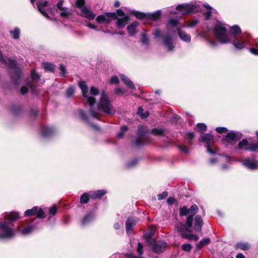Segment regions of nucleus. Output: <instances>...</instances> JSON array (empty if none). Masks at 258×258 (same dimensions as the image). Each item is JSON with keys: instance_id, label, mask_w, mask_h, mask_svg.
<instances>
[{"instance_id": "f257e3e1", "label": "nucleus", "mask_w": 258, "mask_h": 258, "mask_svg": "<svg viewBox=\"0 0 258 258\" xmlns=\"http://www.w3.org/2000/svg\"><path fill=\"white\" fill-rule=\"evenodd\" d=\"M78 85L81 90L83 96L90 105V112L92 117L98 118L100 114L99 111H102L108 115H113L115 113V109L112 105L107 94L104 91L100 93L97 109L96 110L94 108L95 103V96L98 94V89L95 87H92L89 90L86 83L82 81L79 82Z\"/></svg>"}, {"instance_id": "f03ea898", "label": "nucleus", "mask_w": 258, "mask_h": 258, "mask_svg": "<svg viewBox=\"0 0 258 258\" xmlns=\"http://www.w3.org/2000/svg\"><path fill=\"white\" fill-rule=\"evenodd\" d=\"M214 32L218 40L225 44L232 41V37L227 33V29L223 24L217 22L214 28Z\"/></svg>"}, {"instance_id": "7ed1b4c3", "label": "nucleus", "mask_w": 258, "mask_h": 258, "mask_svg": "<svg viewBox=\"0 0 258 258\" xmlns=\"http://www.w3.org/2000/svg\"><path fill=\"white\" fill-rule=\"evenodd\" d=\"M15 236L13 229L9 227L7 222L4 221L0 222V238H11Z\"/></svg>"}, {"instance_id": "20e7f679", "label": "nucleus", "mask_w": 258, "mask_h": 258, "mask_svg": "<svg viewBox=\"0 0 258 258\" xmlns=\"http://www.w3.org/2000/svg\"><path fill=\"white\" fill-rule=\"evenodd\" d=\"M176 10L181 14H187L198 12L200 10V8L197 5L182 4L176 7Z\"/></svg>"}, {"instance_id": "39448f33", "label": "nucleus", "mask_w": 258, "mask_h": 258, "mask_svg": "<svg viewBox=\"0 0 258 258\" xmlns=\"http://www.w3.org/2000/svg\"><path fill=\"white\" fill-rule=\"evenodd\" d=\"M117 19L116 25L117 28H121L124 27L126 24L127 22L129 20V18L127 16H124V13L120 10H118L116 11Z\"/></svg>"}, {"instance_id": "423d86ee", "label": "nucleus", "mask_w": 258, "mask_h": 258, "mask_svg": "<svg viewBox=\"0 0 258 258\" xmlns=\"http://www.w3.org/2000/svg\"><path fill=\"white\" fill-rule=\"evenodd\" d=\"M115 13H106L103 15H99L96 18V21L99 23L108 24L112 20L116 19Z\"/></svg>"}, {"instance_id": "0eeeda50", "label": "nucleus", "mask_w": 258, "mask_h": 258, "mask_svg": "<svg viewBox=\"0 0 258 258\" xmlns=\"http://www.w3.org/2000/svg\"><path fill=\"white\" fill-rule=\"evenodd\" d=\"M202 141L206 143L207 152L211 154H214L215 153L211 147V146L213 143V137L210 134H203L201 135Z\"/></svg>"}, {"instance_id": "6e6552de", "label": "nucleus", "mask_w": 258, "mask_h": 258, "mask_svg": "<svg viewBox=\"0 0 258 258\" xmlns=\"http://www.w3.org/2000/svg\"><path fill=\"white\" fill-rule=\"evenodd\" d=\"M247 39V35L242 36L239 38H234L232 40V43L236 49H242L245 47Z\"/></svg>"}, {"instance_id": "1a4fd4ad", "label": "nucleus", "mask_w": 258, "mask_h": 258, "mask_svg": "<svg viewBox=\"0 0 258 258\" xmlns=\"http://www.w3.org/2000/svg\"><path fill=\"white\" fill-rule=\"evenodd\" d=\"M199 208L196 205H194L188 209V216L187 218L186 223L187 226L189 227H191L192 225L193 216L197 213Z\"/></svg>"}, {"instance_id": "9d476101", "label": "nucleus", "mask_w": 258, "mask_h": 258, "mask_svg": "<svg viewBox=\"0 0 258 258\" xmlns=\"http://www.w3.org/2000/svg\"><path fill=\"white\" fill-rule=\"evenodd\" d=\"M2 216L7 221H15L20 218V214L17 212H5L4 213Z\"/></svg>"}, {"instance_id": "9b49d317", "label": "nucleus", "mask_w": 258, "mask_h": 258, "mask_svg": "<svg viewBox=\"0 0 258 258\" xmlns=\"http://www.w3.org/2000/svg\"><path fill=\"white\" fill-rule=\"evenodd\" d=\"M241 138V134L238 132H231L228 133L225 137V140L228 142H236L239 140Z\"/></svg>"}, {"instance_id": "f8f14e48", "label": "nucleus", "mask_w": 258, "mask_h": 258, "mask_svg": "<svg viewBox=\"0 0 258 258\" xmlns=\"http://www.w3.org/2000/svg\"><path fill=\"white\" fill-rule=\"evenodd\" d=\"M48 2L46 1L39 2L38 4V9L39 11L47 19H49V17L47 13L48 10Z\"/></svg>"}, {"instance_id": "ddd939ff", "label": "nucleus", "mask_w": 258, "mask_h": 258, "mask_svg": "<svg viewBox=\"0 0 258 258\" xmlns=\"http://www.w3.org/2000/svg\"><path fill=\"white\" fill-rule=\"evenodd\" d=\"M81 15L84 17L93 20L95 17V14L87 7H83L81 8Z\"/></svg>"}, {"instance_id": "4468645a", "label": "nucleus", "mask_w": 258, "mask_h": 258, "mask_svg": "<svg viewBox=\"0 0 258 258\" xmlns=\"http://www.w3.org/2000/svg\"><path fill=\"white\" fill-rule=\"evenodd\" d=\"M163 42L165 46L169 51H171L174 47V41L170 36H165L163 38Z\"/></svg>"}, {"instance_id": "2eb2a0df", "label": "nucleus", "mask_w": 258, "mask_h": 258, "mask_svg": "<svg viewBox=\"0 0 258 258\" xmlns=\"http://www.w3.org/2000/svg\"><path fill=\"white\" fill-rule=\"evenodd\" d=\"M191 227H189L188 226V227H186L184 224H183L181 223H177L175 226V228L177 230V231H178V232H179L181 233V236L183 238H184V235H187V233L190 231L189 229Z\"/></svg>"}, {"instance_id": "dca6fc26", "label": "nucleus", "mask_w": 258, "mask_h": 258, "mask_svg": "<svg viewBox=\"0 0 258 258\" xmlns=\"http://www.w3.org/2000/svg\"><path fill=\"white\" fill-rule=\"evenodd\" d=\"M243 165L251 170H254L258 168V162L249 159L245 160L243 162Z\"/></svg>"}, {"instance_id": "f3484780", "label": "nucleus", "mask_w": 258, "mask_h": 258, "mask_svg": "<svg viewBox=\"0 0 258 258\" xmlns=\"http://www.w3.org/2000/svg\"><path fill=\"white\" fill-rule=\"evenodd\" d=\"M167 246V243L165 242L159 241L154 244L153 246V250L156 253L162 252Z\"/></svg>"}, {"instance_id": "a211bd4d", "label": "nucleus", "mask_w": 258, "mask_h": 258, "mask_svg": "<svg viewBox=\"0 0 258 258\" xmlns=\"http://www.w3.org/2000/svg\"><path fill=\"white\" fill-rule=\"evenodd\" d=\"M106 193V191L104 189L96 190L94 191L90 192V197L93 199H96L100 198L104 195Z\"/></svg>"}, {"instance_id": "6ab92c4d", "label": "nucleus", "mask_w": 258, "mask_h": 258, "mask_svg": "<svg viewBox=\"0 0 258 258\" xmlns=\"http://www.w3.org/2000/svg\"><path fill=\"white\" fill-rule=\"evenodd\" d=\"M203 222L202 218L197 215L195 217V221L194 225V229L197 231H200L201 229V228L203 226Z\"/></svg>"}, {"instance_id": "aec40b11", "label": "nucleus", "mask_w": 258, "mask_h": 258, "mask_svg": "<svg viewBox=\"0 0 258 258\" xmlns=\"http://www.w3.org/2000/svg\"><path fill=\"white\" fill-rule=\"evenodd\" d=\"M136 224V221L133 218H128L126 222L125 226L126 232L129 233L132 231L133 226Z\"/></svg>"}, {"instance_id": "412c9836", "label": "nucleus", "mask_w": 258, "mask_h": 258, "mask_svg": "<svg viewBox=\"0 0 258 258\" xmlns=\"http://www.w3.org/2000/svg\"><path fill=\"white\" fill-rule=\"evenodd\" d=\"M33 215H36L37 217L42 219L45 217L43 210L38 207H33Z\"/></svg>"}, {"instance_id": "4be33fe9", "label": "nucleus", "mask_w": 258, "mask_h": 258, "mask_svg": "<svg viewBox=\"0 0 258 258\" xmlns=\"http://www.w3.org/2000/svg\"><path fill=\"white\" fill-rule=\"evenodd\" d=\"M178 34L180 38L186 42L190 41V37L189 35L187 34L185 32L182 31L180 29L178 30Z\"/></svg>"}, {"instance_id": "5701e85b", "label": "nucleus", "mask_w": 258, "mask_h": 258, "mask_svg": "<svg viewBox=\"0 0 258 258\" xmlns=\"http://www.w3.org/2000/svg\"><path fill=\"white\" fill-rule=\"evenodd\" d=\"M94 216L93 214H89L86 215L82 219L81 224L83 225H86L93 220Z\"/></svg>"}, {"instance_id": "b1692460", "label": "nucleus", "mask_w": 258, "mask_h": 258, "mask_svg": "<svg viewBox=\"0 0 258 258\" xmlns=\"http://www.w3.org/2000/svg\"><path fill=\"white\" fill-rule=\"evenodd\" d=\"M138 23L134 22L127 27V29L130 35H134L136 33V28L138 26Z\"/></svg>"}, {"instance_id": "393cba45", "label": "nucleus", "mask_w": 258, "mask_h": 258, "mask_svg": "<svg viewBox=\"0 0 258 258\" xmlns=\"http://www.w3.org/2000/svg\"><path fill=\"white\" fill-rule=\"evenodd\" d=\"M120 77L124 83L128 87L134 89L135 86L133 83L127 77L123 75H120Z\"/></svg>"}, {"instance_id": "a878e982", "label": "nucleus", "mask_w": 258, "mask_h": 258, "mask_svg": "<svg viewBox=\"0 0 258 258\" xmlns=\"http://www.w3.org/2000/svg\"><path fill=\"white\" fill-rule=\"evenodd\" d=\"M42 67L45 71L49 72H53L55 69L54 64L48 62H43Z\"/></svg>"}, {"instance_id": "bb28decb", "label": "nucleus", "mask_w": 258, "mask_h": 258, "mask_svg": "<svg viewBox=\"0 0 258 258\" xmlns=\"http://www.w3.org/2000/svg\"><path fill=\"white\" fill-rule=\"evenodd\" d=\"M54 133V130L52 127H48L43 129L42 132V136L44 137H49L51 136Z\"/></svg>"}, {"instance_id": "cd10ccee", "label": "nucleus", "mask_w": 258, "mask_h": 258, "mask_svg": "<svg viewBox=\"0 0 258 258\" xmlns=\"http://www.w3.org/2000/svg\"><path fill=\"white\" fill-rule=\"evenodd\" d=\"M161 15L160 11H157L151 14H148V18L151 19L153 21L158 20Z\"/></svg>"}, {"instance_id": "c85d7f7f", "label": "nucleus", "mask_w": 258, "mask_h": 258, "mask_svg": "<svg viewBox=\"0 0 258 258\" xmlns=\"http://www.w3.org/2000/svg\"><path fill=\"white\" fill-rule=\"evenodd\" d=\"M20 29L18 28H15L13 30L10 31V33L14 39H18L20 37Z\"/></svg>"}, {"instance_id": "c756f323", "label": "nucleus", "mask_w": 258, "mask_h": 258, "mask_svg": "<svg viewBox=\"0 0 258 258\" xmlns=\"http://www.w3.org/2000/svg\"><path fill=\"white\" fill-rule=\"evenodd\" d=\"M90 197V193L88 194L87 193H85L82 195L80 198V203L81 204H86L88 203L89 201V198Z\"/></svg>"}, {"instance_id": "7c9ffc66", "label": "nucleus", "mask_w": 258, "mask_h": 258, "mask_svg": "<svg viewBox=\"0 0 258 258\" xmlns=\"http://www.w3.org/2000/svg\"><path fill=\"white\" fill-rule=\"evenodd\" d=\"M32 230V227L31 225H29L25 227L23 230L21 231V234L23 235H27L31 233V231Z\"/></svg>"}, {"instance_id": "2f4dec72", "label": "nucleus", "mask_w": 258, "mask_h": 258, "mask_svg": "<svg viewBox=\"0 0 258 258\" xmlns=\"http://www.w3.org/2000/svg\"><path fill=\"white\" fill-rule=\"evenodd\" d=\"M230 31L232 34L236 35L241 32V30L238 26L234 25L231 27Z\"/></svg>"}, {"instance_id": "473e14b6", "label": "nucleus", "mask_w": 258, "mask_h": 258, "mask_svg": "<svg viewBox=\"0 0 258 258\" xmlns=\"http://www.w3.org/2000/svg\"><path fill=\"white\" fill-rule=\"evenodd\" d=\"M207 125L203 123H198L196 125L197 130L200 132H203L207 130Z\"/></svg>"}, {"instance_id": "72a5a7b5", "label": "nucleus", "mask_w": 258, "mask_h": 258, "mask_svg": "<svg viewBox=\"0 0 258 258\" xmlns=\"http://www.w3.org/2000/svg\"><path fill=\"white\" fill-rule=\"evenodd\" d=\"M143 111V109L142 107H139V108H138V112L137 113H138V114L139 115H140L141 116V117L142 118H145L149 116V113L147 111V112H145V114H143L142 113Z\"/></svg>"}, {"instance_id": "f704fd0d", "label": "nucleus", "mask_w": 258, "mask_h": 258, "mask_svg": "<svg viewBox=\"0 0 258 258\" xmlns=\"http://www.w3.org/2000/svg\"><path fill=\"white\" fill-rule=\"evenodd\" d=\"M237 247L243 250H246L249 248V244L247 243H237Z\"/></svg>"}, {"instance_id": "c9c22d12", "label": "nucleus", "mask_w": 258, "mask_h": 258, "mask_svg": "<svg viewBox=\"0 0 258 258\" xmlns=\"http://www.w3.org/2000/svg\"><path fill=\"white\" fill-rule=\"evenodd\" d=\"M178 23V21L175 19H170L168 21V23L167 24V27L169 29L170 27H174L177 25Z\"/></svg>"}, {"instance_id": "e433bc0d", "label": "nucleus", "mask_w": 258, "mask_h": 258, "mask_svg": "<svg viewBox=\"0 0 258 258\" xmlns=\"http://www.w3.org/2000/svg\"><path fill=\"white\" fill-rule=\"evenodd\" d=\"M238 148L240 149H245L247 145V141L245 139L242 140L238 143Z\"/></svg>"}, {"instance_id": "4c0bfd02", "label": "nucleus", "mask_w": 258, "mask_h": 258, "mask_svg": "<svg viewBox=\"0 0 258 258\" xmlns=\"http://www.w3.org/2000/svg\"><path fill=\"white\" fill-rule=\"evenodd\" d=\"M85 3V2L84 0H76L75 3V6L81 10V8L83 7H86L84 6Z\"/></svg>"}, {"instance_id": "58836bf2", "label": "nucleus", "mask_w": 258, "mask_h": 258, "mask_svg": "<svg viewBox=\"0 0 258 258\" xmlns=\"http://www.w3.org/2000/svg\"><path fill=\"white\" fill-rule=\"evenodd\" d=\"M59 12L60 16L62 17H67L70 14L68 9L66 7L63 9L62 10L59 11Z\"/></svg>"}, {"instance_id": "ea45409f", "label": "nucleus", "mask_w": 258, "mask_h": 258, "mask_svg": "<svg viewBox=\"0 0 258 258\" xmlns=\"http://www.w3.org/2000/svg\"><path fill=\"white\" fill-rule=\"evenodd\" d=\"M75 92V89L73 87L71 86L69 87L66 91V95L68 97H70L73 96Z\"/></svg>"}, {"instance_id": "a19ab883", "label": "nucleus", "mask_w": 258, "mask_h": 258, "mask_svg": "<svg viewBox=\"0 0 258 258\" xmlns=\"http://www.w3.org/2000/svg\"><path fill=\"white\" fill-rule=\"evenodd\" d=\"M184 238H186L189 240H195V241H197L199 239L198 236L195 234L184 235Z\"/></svg>"}, {"instance_id": "79ce46f5", "label": "nucleus", "mask_w": 258, "mask_h": 258, "mask_svg": "<svg viewBox=\"0 0 258 258\" xmlns=\"http://www.w3.org/2000/svg\"><path fill=\"white\" fill-rule=\"evenodd\" d=\"M255 45L258 47V38L255 40ZM249 51L254 55H258V48H251L249 49Z\"/></svg>"}, {"instance_id": "37998d69", "label": "nucleus", "mask_w": 258, "mask_h": 258, "mask_svg": "<svg viewBox=\"0 0 258 258\" xmlns=\"http://www.w3.org/2000/svg\"><path fill=\"white\" fill-rule=\"evenodd\" d=\"M127 131V127L126 126H122L121 127L120 132L117 134L118 138H122L123 136L124 133Z\"/></svg>"}, {"instance_id": "c03bdc74", "label": "nucleus", "mask_w": 258, "mask_h": 258, "mask_svg": "<svg viewBox=\"0 0 258 258\" xmlns=\"http://www.w3.org/2000/svg\"><path fill=\"white\" fill-rule=\"evenodd\" d=\"M135 15L137 18L142 20H143L148 17V15L140 12H136L135 13Z\"/></svg>"}, {"instance_id": "a18cd8bd", "label": "nucleus", "mask_w": 258, "mask_h": 258, "mask_svg": "<svg viewBox=\"0 0 258 258\" xmlns=\"http://www.w3.org/2000/svg\"><path fill=\"white\" fill-rule=\"evenodd\" d=\"M178 149H179L180 152H181L183 153L187 154L189 153V150L188 148H187V147H186L184 145H179Z\"/></svg>"}, {"instance_id": "49530a36", "label": "nucleus", "mask_w": 258, "mask_h": 258, "mask_svg": "<svg viewBox=\"0 0 258 258\" xmlns=\"http://www.w3.org/2000/svg\"><path fill=\"white\" fill-rule=\"evenodd\" d=\"M151 133L157 136H160L163 134V131L161 128H154L151 131Z\"/></svg>"}, {"instance_id": "de8ad7c7", "label": "nucleus", "mask_w": 258, "mask_h": 258, "mask_svg": "<svg viewBox=\"0 0 258 258\" xmlns=\"http://www.w3.org/2000/svg\"><path fill=\"white\" fill-rule=\"evenodd\" d=\"M257 149H258V143L250 144L249 146V147L246 148L247 150L251 151H253Z\"/></svg>"}, {"instance_id": "09e8293b", "label": "nucleus", "mask_w": 258, "mask_h": 258, "mask_svg": "<svg viewBox=\"0 0 258 258\" xmlns=\"http://www.w3.org/2000/svg\"><path fill=\"white\" fill-rule=\"evenodd\" d=\"M180 215L182 216L186 215H188V211L186 207H183L180 209Z\"/></svg>"}, {"instance_id": "8fccbe9b", "label": "nucleus", "mask_w": 258, "mask_h": 258, "mask_svg": "<svg viewBox=\"0 0 258 258\" xmlns=\"http://www.w3.org/2000/svg\"><path fill=\"white\" fill-rule=\"evenodd\" d=\"M168 196V194L166 191H164L157 196L158 199L159 200H162L165 199Z\"/></svg>"}, {"instance_id": "3c124183", "label": "nucleus", "mask_w": 258, "mask_h": 258, "mask_svg": "<svg viewBox=\"0 0 258 258\" xmlns=\"http://www.w3.org/2000/svg\"><path fill=\"white\" fill-rule=\"evenodd\" d=\"M191 248V245L189 244H184L182 245V249L184 251H189Z\"/></svg>"}, {"instance_id": "603ef678", "label": "nucleus", "mask_w": 258, "mask_h": 258, "mask_svg": "<svg viewBox=\"0 0 258 258\" xmlns=\"http://www.w3.org/2000/svg\"><path fill=\"white\" fill-rule=\"evenodd\" d=\"M33 82H37L40 79V75L36 73L35 70H33Z\"/></svg>"}, {"instance_id": "864d4df0", "label": "nucleus", "mask_w": 258, "mask_h": 258, "mask_svg": "<svg viewBox=\"0 0 258 258\" xmlns=\"http://www.w3.org/2000/svg\"><path fill=\"white\" fill-rule=\"evenodd\" d=\"M57 212V208L55 206H53L49 210V214L52 215H54Z\"/></svg>"}, {"instance_id": "5fc2aeb1", "label": "nucleus", "mask_w": 258, "mask_h": 258, "mask_svg": "<svg viewBox=\"0 0 258 258\" xmlns=\"http://www.w3.org/2000/svg\"><path fill=\"white\" fill-rule=\"evenodd\" d=\"M216 131L219 133H226L227 131V129L224 127H218L216 128Z\"/></svg>"}, {"instance_id": "6e6d98bb", "label": "nucleus", "mask_w": 258, "mask_h": 258, "mask_svg": "<svg viewBox=\"0 0 258 258\" xmlns=\"http://www.w3.org/2000/svg\"><path fill=\"white\" fill-rule=\"evenodd\" d=\"M109 82L110 84H117L119 80L116 76H113L110 79Z\"/></svg>"}, {"instance_id": "4d7b16f0", "label": "nucleus", "mask_w": 258, "mask_h": 258, "mask_svg": "<svg viewBox=\"0 0 258 258\" xmlns=\"http://www.w3.org/2000/svg\"><path fill=\"white\" fill-rule=\"evenodd\" d=\"M137 251L140 255L143 253V245L140 242H138Z\"/></svg>"}, {"instance_id": "13d9d810", "label": "nucleus", "mask_w": 258, "mask_h": 258, "mask_svg": "<svg viewBox=\"0 0 258 258\" xmlns=\"http://www.w3.org/2000/svg\"><path fill=\"white\" fill-rule=\"evenodd\" d=\"M60 70L61 71L60 74H61V76H64L65 74L66 73V68H65L64 66H63L62 64H61L60 66Z\"/></svg>"}, {"instance_id": "bf43d9fd", "label": "nucleus", "mask_w": 258, "mask_h": 258, "mask_svg": "<svg viewBox=\"0 0 258 258\" xmlns=\"http://www.w3.org/2000/svg\"><path fill=\"white\" fill-rule=\"evenodd\" d=\"M194 137H195V136H194V134L192 133H190V132L187 133L185 135V138L190 140H192L194 138Z\"/></svg>"}, {"instance_id": "052dcab7", "label": "nucleus", "mask_w": 258, "mask_h": 258, "mask_svg": "<svg viewBox=\"0 0 258 258\" xmlns=\"http://www.w3.org/2000/svg\"><path fill=\"white\" fill-rule=\"evenodd\" d=\"M28 89L27 86H23L21 89V93L22 94L24 95L28 92Z\"/></svg>"}, {"instance_id": "680f3d73", "label": "nucleus", "mask_w": 258, "mask_h": 258, "mask_svg": "<svg viewBox=\"0 0 258 258\" xmlns=\"http://www.w3.org/2000/svg\"><path fill=\"white\" fill-rule=\"evenodd\" d=\"M116 94L120 95L124 93V91L121 88H117L115 90Z\"/></svg>"}, {"instance_id": "e2e57ef3", "label": "nucleus", "mask_w": 258, "mask_h": 258, "mask_svg": "<svg viewBox=\"0 0 258 258\" xmlns=\"http://www.w3.org/2000/svg\"><path fill=\"white\" fill-rule=\"evenodd\" d=\"M138 163V160L137 159H135L133 160L132 162H130L127 164V166L131 167H133L134 166L136 165Z\"/></svg>"}, {"instance_id": "0e129e2a", "label": "nucleus", "mask_w": 258, "mask_h": 258, "mask_svg": "<svg viewBox=\"0 0 258 258\" xmlns=\"http://www.w3.org/2000/svg\"><path fill=\"white\" fill-rule=\"evenodd\" d=\"M175 199L172 197H170L167 200V202L169 205H172L175 202Z\"/></svg>"}, {"instance_id": "69168bd1", "label": "nucleus", "mask_w": 258, "mask_h": 258, "mask_svg": "<svg viewBox=\"0 0 258 258\" xmlns=\"http://www.w3.org/2000/svg\"><path fill=\"white\" fill-rule=\"evenodd\" d=\"M201 243H202L203 244L207 245L209 244L210 242V239L208 238H204L203 240H201Z\"/></svg>"}, {"instance_id": "338daca9", "label": "nucleus", "mask_w": 258, "mask_h": 258, "mask_svg": "<svg viewBox=\"0 0 258 258\" xmlns=\"http://www.w3.org/2000/svg\"><path fill=\"white\" fill-rule=\"evenodd\" d=\"M62 3L63 2L62 1H60V2L57 4V8L59 11L62 10L65 8L62 7Z\"/></svg>"}, {"instance_id": "774afa93", "label": "nucleus", "mask_w": 258, "mask_h": 258, "mask_svg": "<svg viewBox=\"0 0 258 258\" xmlns=\"http://www.w3.org/2000/svg\"><path fill=\"white\" fill-rule=\"evenodd\" d=\"M141 41L142 43L144 44H146L147 43L148 39L146 35L145 34H143L142 37L141 38Z\"/></svg>"}]
</instances>
